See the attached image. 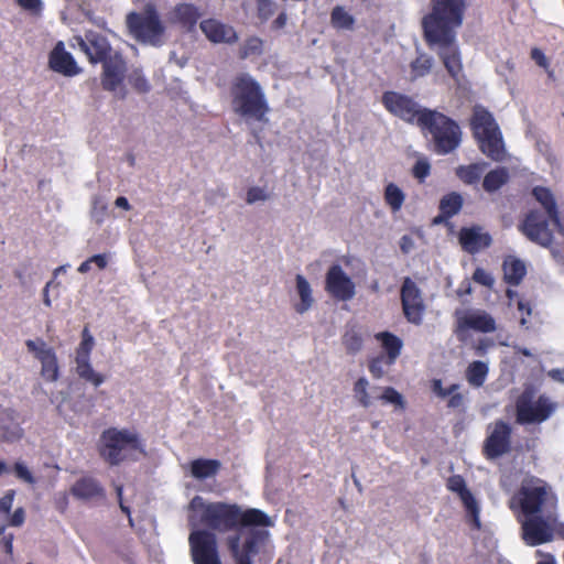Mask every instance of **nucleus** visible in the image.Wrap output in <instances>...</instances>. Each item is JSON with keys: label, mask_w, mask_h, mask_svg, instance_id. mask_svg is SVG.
I'll return each instance as SVG.
<instances>
[{"label": "nucleus", "mask_w": 564, "mask_h": 564, "mask_svg": "<svg viewBox=\"0 0 564 564\" xmlns=\"http://www.w3.org/2000/svg\"><path fill=\"white\" fill-rule=\"evenodd\" d=\"M189 510L198 513V523L209 529L189 533L188 544L194 564H223L214 532L227 533L242 528L272 525L270 517L260 509H242L237 503L225 501L206 502L200 496L191 500Z\"/></svg>", "instance_id": "nucleus-1"}, {"label": "nucleus", "mask_w": 564, "mask_h": 564, "mask_svg": "<svg viewBox=\"0 0 564 564\" xmlns=\"http://www.w3.org/2000/svg\"><path fill=\"white\" fill-rule=\"evenodd\" d=\"M466 9L467 1L438 0L431 3V11L422 19L425 43L436 50L448 75L455 80H458L463 72L456 31L463 24Z\"/></svg>", "instance_id": "nucleus-2"}, {"label": "nucleus", "mask_w": 564, "mask_h": 564, "mask_svg": "<svg viewBox=\"0 0 564 564\" xmlns=\"http://www.w3.org/2000/svg\"><path fill=\"white\" fill-rule=\"evenodd\" d=\"M231 106L247 120L267 122L270 107L261 85L248 73L238 74L230 85Z\"/></svg>", "instance_id": "nucleus-3"}, {"label": "nucleus", "mask_w": 564, "mask_h": 564, "mask_svg": "<svg viewBox=\"0 0 564 564\" xmlns=\"http://www.w3.org/2000/svg\"><path fill=\"white\" fill-rule=\"evenodd\" d=\"M558 499L552 487L543 479L532 477L522 482L510 501L512 509L517 505L524 516L555 512Z\"/></svg>", "instance_id": "nucleus-4"}, {"label": "nucleus", "mask_w": 564, "mask_h": 564, "mask_svg": "<svg viewBox=\"0 0 564 564\" xmlns=\"http://www.w3.org/2000/svg\"><path fill=\"white\" fill-rule=\"evenodd\" d=\"M419 127L432 135L434 152L446 155L462 143V129L451 117L433 109H424L419 118Z\"/></svg>", "instance_id": "nucleus-5"}, {"label": "nucleus", "mask_w": 564, "mask_h": 564, "mask_svg": "<svg viewBox=\"0 0 564 564\" xmlns=\"http://www.w3.org/2000/svg\"><path fill=\"white\" fill-rule=\"evenodd\" d=\"M98 452L110 466L120 465L127 459L128 452L145 455L144 445L137 432L117 427H108L101 433Z\"/></svg>", "instance_id": "nucleus-6"}, {"label": "nucleus", "mask_w": 564, "mask_h": 564, "mask_svg": "<svg viewBox=\"0 0 564 564\" xmlns=\"http://www.w3.org/2000/svg\"><path fill=\"white\" fill-rule=\"evenodd\" d=\"M470 128L479 150L485 155L496 162L505 159L502 134L494 116L486 108L481 106L474 108Z\"/></svg>", "instance_id": "nucleus-7"}, {"label": "nucleus", "mask_w": 564, "mask_h": 564, "mask_svg": "<svg viewBox=\"0 0 564 564\" xmlns=\"http://www.w3.org/2000/svg\"><path fill=\"white\" fill-rule=\"evenodd\" d=\"M130 34L141 43L160 45L162 36L165 33L156 7L149 2L144 6L142 12H130L126 19Z\"/></svg>", "instance_id": "nucleus-8"}, {"label": "nucleus", "mask_w": 564, "mask_h": 564, "mask_svg": "<svg viewBox=\"0 0 564 564\" xmlns=\"http://www.w3.org/2000/svg\"><path fill=\"white\" fill-rule=\"evenodd\" d=\"M268 535L267 531L250 529L243 535L240 532L229 534L225 542L236 564H252Z\"/></svg>", "instance_id": "nucleus-9"}, {"label": "nucleus", "mask_w": 564, "mask_h": 564, "mask_svg": "<svg viewBox=\"0 0 564 564\" xmlns=\"http://www.w3.org/2000/svg\"><path fill=\"white\" fill-rule=\"evenodd\" d=\"M555 405L545 395L533 401V391L524 390L516 401V419L519 424H533L546 421Z\"/></svg>", "instance_id": "nucleus-10"}, {"label": "nucleus", "mask_w": 564, "mask_h": 564, "mask_svg": "<svg viewBox=\"0 0 564 564\" xmlns=\"http://www.w3.org/2000/svg\"><path fill=\"white\" fill-rule=\"evenodd\" d=\"M554 513L525 516V520L521 523V530L527 545L538 546L553 540Z\"/></svg>", "instance_id": "nucleus-11"}, {"label": "nucleus", "mask_w": 564, "mask_h": 564, "mask_svg": "<svg viewBox=\"0 0 564 564\" xmlns=\"http://www.w3.org/2000/svg\"><path fill=\"white\" fill-rule=\"evenodd\" d=\"M400 299L405 319L413 325H421L426 311V304L421 289L409 276L403 279Z\"/></svg>", "instance_id": "nucleus-12"}, {"label": "nucleus", "mask_w": 564, "mask_h": 564, "mask_svg": "<svg viewBox=\"0 0 564 564\" xmlns=\"http://www.w3.org/2000/svg\"><path fill=\"white\" fill-rule=\"evenodd\" d=\"M381 102L392 116L408 123L416 122L417 126L419 118L425 109L420 108L419 104L412 97L393 90L384 91L381 97Z\"/></svg>", "instance_id": "nucleus-13"}, {"label": "nucleus", "mask_w": 564, "mask_h": 564, "mask_svg": "<svg viewBox=\"0 0 564 564\" xmlns=\"http://www.w3.org/2000/svg\"><path fill=\"white\" fill-rule=\"evenodd\" d=\"M95 340L87 326L82 332V341L76 349V373L80 379L99 387L105 381V376L96 372L90 364V352Z\"/></svg>", "instance_id": "nucleus-14"}, {"label": "nucleus", "mask_w": 564, "mask_h": 564, "mask_svg": "<svg viewBox=\"0 0 564 564\" xmlns=\"http://www.w3.org/2000/svg\"><path fill=\"white\" fill-rule=\"evenodd\" d=\"M549 216L542 212L530 210L523 221L519 225L520 231L532 242L542 247H550L553 243V231L549 227Z\"/></svg>", "instance_id": "nucleus-15"}, {"label": "nucleus", "mask_w": 564, "mask_h": 564, "mask_svg": "<svg viewBox=\"0 0 564 564\" xmlns=\"http://www.w3.org/2000/svg\"><path fill=\"white\" fill-rule=\"evenodd\" d=\"M511 426L503 420H497L484 442V456L487 459H496L509 453L511 451Z\"/></svg>", "instance_id": "nucleus-16"}, {"label": "nucleus", "mask_w": 564, "mask_h": 564, "mask_svg": "<svg viewBox=\"0 0 564 564\" xmlns=\"http://www.w3.org/2000/svg\"><path fill=\"white\" fill-rule=\"evenodd\" d=\"M25 346L41 362V376L44 380L50 382L56 381L59 377V367L54 349L47 347L46 343L41 338L37 340L28 339Z\"/></svg>", "instance_id": "nucleus-17"}, {"label": "nucleus", "mask_w": 564, "mask_h": 564, "mask_svg": "<svg viewBox=\"0 0 564 564\" xmlns=\"http://www.w3.org/2000/svg\"><path fill=\"white\" fill-rule=\"evenodd\" d=\"M74 39L91 64L100 63L113 54L107 37L96 31H86L84 37L77 35Z\"/></svg>", "instance_id": "nucleus-18"}, {"label": "nucleus", "mask_w": 564, "mask_h": 564, "mask_svg": "<svg viewBox=\"0 0 564 564\" xmlns=\"http://www.w3.org/2000/svg\"><path fill=\"white\" fill-rule=\"evenodd\" d=\"M325 290L335 300L349 301L355 296L356 288L352 280L339 264H333L325 279Z\"/></svg>", "instance_id": "nucleus-19"}, {"label": "nucleus", "mask_w": 564, "mask_h": 564, "mask_svg": "<svg viewBox=\"0 0 564 564\" xmlns=\"http://www.w3.org/2000/svg\"><path fill=\"white\" fill-rule=\"evenodd\" d=\"M446 488L449 491L456 492L467 512V516L470 518L471 524L474 529L479 530L481 527L480 519H479V506L474 497V495L470 492V490L466 486V481L460 475H453L448 477L446 481Z\"/></svg>", "instance_id": "nucleus-20"}, {"label": "nucleus", "mask_w": 564, "mask_h": 564, "mask_svg": "<svg viewBox=\"0 0 564 564\" xmlns=\"http://www.w3.org/2000/svg\"><path fill=\"white\" fill-rule=\"evenodd\" d=\"M202 12L194 3L182 2L175 4L167 14V22L180 28L185 33L196 31Z\"/></svg>", "instance_id": "nucleus-21"}, {"label": "nucleus", "mask_w": 564, "mask_h": 564, "mask_svg": "<svg viewBox=\"0 0 564 564\" xmlns=\"http://www.w3.org/2000/svg\"><path fill=\"white\" fill-rule=\"evenodd\" d=\"M102 63L101 85L105 90L115 91L122 84L127 69L126 62L120 53L115 52Z\"/></svg>", "instance_id": "nucleus-22"}, {"label": "nucleus", "mask_w": 564, "mask_h": 564, "mask_svg": "<svg viewBox=\"0 0 564 564\" xmlns=\"http://www.w3.org/2000/svg\"><path fill=\"white\" fill-rule=\"evenodd\" d=\"M70 495L80 501H104L106 499V490L99 480L85 475L78 478L69 489Z\"/></svg>", "instance_id": "nucleus-23"}, {"label": "nucleus", "mask_w": 564, "mask_h": 564, "mask_svg": "<svg viewBox=\"0 0 564 564\" xmlns=\"http://www.w3.org/2000/svg\"><path fill=\"white\" fill-rule=\"evenodd\" d=\"M50 68L66 77H73L82 72L73 55L65 50L62 41L57 42L48 55Z\"/></svg>", "instance_id": "nucleus-24"}, {"label": "nucleus", "mask_w": 564, "mask_h": 564, "mask_svg": "<svg viewBox=\"0 0 564 564\" xmlns=\"http://www.w3.org/2000/svg\"><path fill=\"white\" fill-rule=\"evenodd\" d=\"M458 241L464 251L475 254L488 248L492 239L488 232H482L480 226L475 225L471 227H462L458 232Z\"/></svg>", "instance_id": "nucleus-25"}, {"label": "nucleus", "mask_w": 564, "mask_h": 564, "mask_svg": "<svg viewBox=\"0 0 564 564\" xmlns=\"http://www.w3.org/2000/svg\"><path fill=\"white\" fill-rule=\"evenodd\" d=\"M199 28L208 41L215 44H234L238 41V34L231 25H227L216 19L200 21Z\"/></svg>", "instance_id": "nucleus-26"}, {"label": "nucleus", "mask_w": 564, "mask_h": 564, "mask_svg": "<svg viewBox=\"0 0 564 564\" xmlns=\"http://www.w3.org/2000/svg\"><path fill=\"white\" fill-rule=\"evenodd\" d=\"M532 196L540 203L544 208L551 223L561 231V218L557 204L552 191L544 186H534L532 188Z\"/></svg>", "instance_id": "nucleus-27"}, {"label": "nucleus", "mask_w": 564, "mask_h": 564, "mask_svg": "<svg viewBox=\"0 0 564 564\" xmlns=\"http://www.w3.org/2000/svg\"><path fill=\"white\" fill-rule=\"evenodd\" d=\"M463 196L457 192H451L444 195L438 204L440 214L433 219L436 225L444 224L463 208Z\"/></svg>", "instance_id": "nucleus-28"}, {"label": "nucleus", "mask_w": 564, "mask_h": 564, "mask_svg": "<svg viewBox=\"0 0 564 564\" xmlns=\"http://www.w3.org/2000/svg\"><path fill=\"white\" fill-rule=\"evenodd\" d=\"M459 326L474 329L481 333H492L496 330V321L487 312H474L459 319Z\"/></svg>", "instance_id": "nucleus-29"}, {"label": "nucleus", "mask_w": 564, "mask_h": 564, "mask_svg": "<svg viewBox=\"0 0 564 564\" xmlns=\"http://www.w3.org/2000/svg\"><path fill=\"white\" fill-rule=\"evenodd\" d=\"M375 339L380 343L384 351L383 356L387 357L390 362H395L401 355L403 347L402 339L388 330L376 333Z\"/></svg>", "instance_id": "nucleus-30"}, {"label": "nucleus", "mask_w": 564, "mask_h": 564, "mask_svg": "<svg viewBox=\"0 0 564 564\" xmlns=\"http://www.w3.org/2000/svg\"><path fill=\"white\" fill-rule=\"evenodd\" d=\"M487 166V162H476L465 165H458L455 169V175L465 185H477L480 182Z\"/></svg>", "instance_id": "nucleus-31"}, {"label": "nucleus", "mask_w": 564, "mask_h": 564, "mask_svg": "<svg viewBox=\"0 0 564 564\" xmlns=\"http://www.w3.org/2000/svg\"><path fill=\"white\" fill-rule=\"evenodd\" d=\"M220 467L218 459L197 458L191 462V474L196 479H206L217 475Z\"/></svg>", "instance_id": "nucleus-32"}, {"label": "nucleus", "mask_w": 564, "mask_h": 564, "mask_svg": "<svg viewBox=\"0 0 564 564\" xmlns=\"http://www.w3.org/2000/svg\"><path fill=\"white\" fill-rule=\"evenodd\" d=\"M482 176V188L487 193L499 191L508 183L510 177L508 169L503 166L496 167Z\"/></svg>", "instance_id": "nucleus-33"}, {"label": "nucleus", "mask_w": 564, "mask_h": 564, "mask_svg": "<svg viewBox=\"0 0 564 564\" xmlns=\"http://www.w3.org/2000/svg\"><path fill=\"white\" fill-rule=\"evenodd\" d=\"M502 269L505 282L513 286L520 284L527 272L524 263L519 259L506 260Z\"/></svg>", "instance_id": "nucleus-34"}, {"label": "nucleus", "mask_w": 564, "mask_h": 564, "mask_svg": "<svg viewBox=\"0 0 564 564\" xmlns=\"http://www.w3.org/2000/svg\"><path fill=\"white\" fill-rule=\"evenodd\" d=\"M488 372L489 369L486 362L475 360L468 365L465 376L470 386L479 388L485 383Z\"/></svg>", "instance_id": "nucleus-35"}, {"label": "nucleus", "mask_w": 564, "mask_h": 564, "mask_svg": "<svg viewBox=\"0 0 564 564\" xmlns=\"http://www.w3.org/2000/svg\"><path fill=\"white\" fill-rule=\"evenodd\" d=\"M296 289L297 293L300 295L301 302L294 306L295 311L299 314L305 313L307 310L311 308L314 300L312 296V289L307 280L301 275H296Z\"/></svg>", "instance_id": "nucleus-36"}, {"label": "nucleus", "mask_w": 564, "mask_h": 564, "mask_svg": "<svg viewBox=\"0 0 564 564\" xmlns=\"http://www.w3.org/2000/svg\"><path fill=\"white\" fill-rule=\"evenodd\" d=\"M383 198L386 204L391 208L392 212H399L405 200V194L394 183H389L384 187Z\"/></svg>", "instance_id": "nucleus-37"}, {"label": "nucleus", "mask_w": 564, "mask_h": 564, "mask_svg": "<svg viewBox=\"0 0 564 564\" xmlns=\"http://www.w3.org/2000/svg\"><path fill=\"white\" fill-rule=\"evenodd\" d=\"M330 23L337 30H352L355 18L341 6H336L330 12Z\"/></svg>", "instance_id": "nucleus-38"}, {"label": "nucleus", "mask_w": 564, "mask_h": 564, "mask_svg": "<svg viewBox=\"0 0 564 564\" xmlns=\"http://www.w3.org/2000/svg\"><path fill=\"white\" fill-rule=\"evenodd\" d=\"M433 66V58L426 54H420L414 61L411 62V79L424 77L430 74Z\"/></svg>", "instance_id": "nucleus-39"}, {"label": "nucleus", "mask_w": 564, "mask_h": 564, "mask_svg": "<svg viewBox=\"0 0 564 564\" xmlns=\"http://www.w3.org/2000/svg\"><path fill=\"white\" fill-rule=\"evenodd\" d=\"M263 53V41L259 36H249L239 47L238 56L247 59L250 56H259Z\"/></svg>", "instance_id": "nucleus-40"}, {"label": "nucleus", "mask_w": 564, "mask_h": 564, "mask_svg": "<svg viewBox=\"0 0 564 564\" xmlns=\"http://www.w3.org/2000/svg\"><path fill=\"white\" fill-rule=\"evenodd\" d=\"M395 362H390L387 357L383 356V354L378 355L373 358H371L368 362V369L371 376L375 379L382 378L388 369L393 366Z\"/></svg>", "instance_id": "nucleus-41"}, {"label": "nucleus", "mask_w": 564, "mask_h": 564, "mask_svg": "<svg viewBox=\"0 0 564 564\" xmlns=\"http://www.w3.org/2000/svg\"><path fill=\"white\" fill-rule=\"evenodd\" d=\"M343 344L348 354L355 355L362 348V336L354 328L347 329L343 336Z\"/></svg>", "instance_id": "nucleus-42"}, {"label": "nucleus", "mask_w": 564, "mask_h": 564, "mask_svg": "<svg viewBox=\"0 0 564 564\" xmlns=\"http://www.w3.org/2000/svg\"><path fill=\"white\" fill-rule=\"evenodd\" d=\"M368 386L369 382L364 377L359 378L354 384V395L364 408H368L372 403L371 397L368 393Z\"/></svg>", "instance_id": "nucleus-43"}, {"label": "nucleus", "mask_w": 564, "mask_h": 564, "mask_svg": "<svg viewBox=\"0 0 564 564\" xmlns=\"http://www.w3.org/2000/svg\"><path fill=\"white\" fill-rule=\"evenodd\" d=\"M11 471L14 473V475L18 479H20L29 485H34L36 481L32 471L22 462H17L13 465V467L11 468Z\"/></svg>", "instance_id": "nucleus-44"}, {"label": "nucleus", "mask_w": 564, "mask_h": 564, "mask_svg": "<svg viewBox=\"0 0 564 564\" xmlns=\"http://www.w3.org/2000/svg\"><path fill=\"white\" fill-rule=\"evenodd\" d=\"M275 4L271 0H257V15L262 21H268L274 13Z\"/></svg>", "instance_id": "nucleus-45"}, {"label": "nucleus", "mask_w": 564, "mask_h": 564, "mask_svg": "<svg viewBox=\"0 0 564 564\" xmlns=\"http://www.w3.org/2000/svg\"><path fill=\"white\" fill-rule=\"evenodd\" d=\"M431 173V164L427 160H417L412 167V175L420 182H424Z\"/></svg>", "instance_id": "nucleus-46"}, {"label": "nucleus", "mask_w": 564, "mask_h": 564, "mask_svg": "<svg viewBox=\"0 0 564 564\" xmlns=\"http://www.w3.org/2000/svg\"><path fill=\"white\" fill-rule=\"evenodd\" d=\"M431 389L434 394H436L438 398L444 399L448 397L449 393L459 390V384L453 383L449 387L444 388L441 379H433L431 382Z\"/></svg>", "instance_id": "nucleus-47"}, {"label": "nucleus", "mask_w": 564, "mask_h": 564, "mask_svg": "<svg viewBox=\"0 0 564 564\" xmlns=\"http://www.w3.org/2000/svg\"><path fill=\"white\" fill-rule=\"evenodd\" d=\"M377 399H381L386 403H392L395 405L403 406V398L402 395L392 387H386L380 395L376 397Z\"/></svg>", "instance_id": "nucleus-48"}, {"label": "nucleus", "mask_w": 564, "mask_h": 564, "mask_svg": "<svg viewBox=\"0 0 564 564\" xmlns=\"http://www.w3.org/2000/svg\"><path fill=\"white\" fill-rule=\"evenodd\" d=\"M473 280L484 286L492 288L495 279L492 275L482 268H476L473 273Z\"/></svg>", "instance_id": "nucleus-49"}, {"label": "nucleus", "mask_w": 564, "mask_h": 564, "mask_svg": "<svg viewBox=\"0 0 564 564\" xmlns=\"http://www.w3.org/2000/svg\"><path fill=\"white\" fill-rule=\"evenodd\" d=\"M0 534H1L0 544L4 549L6 554L8 556L12 557L13 556L14 534L13 533H7L4 527L0 528Z\"/></svg>", "instance_id": "nucleus-50"}, {"label": "nucleus", "mask_w": 564, "mask_h": 564, "mask_svg": "<svg viewBox=\"0 0 564 564\" xmlns=\"http://www.w3.org/2000/svg\"><path fill=\"white\" fill-rule=\"evenodd\" d=\"M517 307L519 310V312H521V319H520V324L522 326L527 325L528 323V318L531 316L532 314V305L529 301H525V300H519L518 303H517Z\"/></svg>", "instance_id": "nucleus-51"}, {"label": "nucleus", "mask_w": 564, "mask_h": 564, "mask_svg": "<svg viewBox=\"0 0 564 564\" xmlns=\"http://www.w3.org/2000/svg\"><path fill=\"white\" fill-rule=\"evenodd\" d=\"M267 198L268 195L262 188L253 186L248 189L246 200L248 204H253L258 200H265Z\"/></svg>", "instance_id": "nucleus-52"}, {"label": "nucleus", "mask_w": 564, "mask_h": 564, "mask_svg": "<svg viewBox=\"0 0 564 564\" xmlns=\"http://www.w3.org/2000/svg\"><path fill=\"white\" fill-rule=\"evenodd\" d=\"M14 498V491L9 490L2 498H0V513H9Z\"/></svg>", "instance_id": "nucleus-53"}, {"label": "nucleus", "mask_w": 564, "mask_h": 564, "mask_svg": "<svg viewBox=\"0 0 564 564\" xmlns=\"http://www.w3.org/2000/svg\"><path fill=\"white\" fill-rule=\"evenodd\" d=\"M447 401V408L460 409L464 406V395L457 391L449 393Z\"/></svg>", "instance_id": "nucleus-54"}, {"label": "nucleus", "mask_w": 564, "mask_h": 564, "mask_svg": "<svg viewBox=\"0 0 564 564\" xmlns=\"http://www.w3.org/2000/svg\"><path fill=\"white\" fill-rule=\"evenodd\" d=\"M131 85L134 89L140 93H147L150 90V85L143 76H134L131 78Z\"/></svg>", "instance_id": "nucleus-55"}, {"label": "nucleus", "mask_w": 564, "mask_h": 564, "mask_svg": "<svg viewBox=\"0 0 564 564\" xmlns=\"http://www.w3.org/2000/svg\"><path fill=\"white\" fill-rule=\"evenodd\" d=\"M18 4L24 10L39 12L42 8L41 0H17Z\"/></svg>", "instance_id": "nucleus-56"}, {"label": "nucleus", "mask_w": 564, "mask_h": 564, "mask_svg": "<svg viewBox=\"0 0 564 564\" xmlns=\"http://www.w3.org/2000/svg\"><path fill=\"white\" fill-rule=\"evenodd\" d=\"M531 58L541 67L546 68L549 66V62L544 53L540 48H532Z\"/></svg>", "instance_id": "nucleus-57"}, {"label": "nucleus", "mask_w": 564, "mask_h": 564, "mask_svg": "<svg viewBox=\"0 0 564 564\" xmlns=\"http://www.w3.org/2000/svg\"><path fill=\"white\" fill-rule=\"evenodd\" d=\"M24 519H25V513H24L23 508H18L12 513L9 523L12 527H21L24 523Z\"/></svg>", "instance_id": "nucleus-58"}, {"label": "nucleus", "mask_w": 564, "mask_h": 564, "mask_svg": "<svg viewBox=\"0 0 564 564\" xmlns=\"http://www.w3.org/2000/svg\"><path fill=\"white\" fill-rule=\"evenodd\" d=\"M68 507V496L66 492L59 494L58 497L55 499V508L61 512L64 513L67 510Z\"/></svg>", "instance_id": "nucleus-59"}, {"label": "nucleus", "mask_w": 564, "mask_h": 564, "mask_svg": "<svg viewBox=\"0 0 564 564\" xmlns=\"http://www.w3.org/2000/svg\"><path fill=\"white\" fill-rule=\"evenodd\" d=\"M554 535H556L560 539L564 540V523L558 521L557 510L554 513L553 536Z\"/></svg>", "instance_id": "nucleus-60"}, {"label": "nucleus", "mask_w": 564, "mask_h": 564, "mask_svg": "<svg viewBox=\"0 0 564 564\" xmlns=\"http://www.w3.org/2000/svg\"><path fill=\"white\" fill-rule=\"evenodd\" d=\"M90 261L95 263L100 270L105 269L108 264V258L105 253L91 256Z\"/></svg>", "instance_id": "nucleus-61"}, {"label": "nucleus", "mask_w": 564, "mask_h": 564, "mask_svg": "<svg viewBox=\"0 0 564 564\" xmlns=\"http://www.w3.org/2000/svg\"><path fill=\"white\" fill-rule=\"evenodd\" d=\"M286 20H288V17H286V13L285 12H281L276 18L275 20L273 21L272 23V28L275 29V30H279V29H282L285 26L286 24Z\"/></svg>", "instance_id": "nucleus-62"}, {"label": "nucleus", "mask_w": 564, "mask_h": 564, "mask_svg": "<svg viewBox=\"0 0 564 564\" xmlns=\"http://www.w3.org/2000/svg\"><path fill=\"white\" fill-rule=\"evenodd\" d=\"M115 204H116L117 207H121V208H123L126 210L130 209V204H129L128 199L124 196L117 197Z\"/></svg>", "instance_id": "nucleus-63"}, {"label": "nucleus", "mask_w": 564, "mask_h": 564, "mask_svg": "<svg viewBox=\"0 0 564 564\" xmlns=\"http://www.w3.org/2000/svg\"><path fill=\"white\" fill-rule=\"evenodd\" d=\"M550 376L551 378H553L554 380H557V381H561V382H564V370H561V369H553L550 371Z\"/></svg>", "instance_id": "nucleus-64"}]
</instances>
